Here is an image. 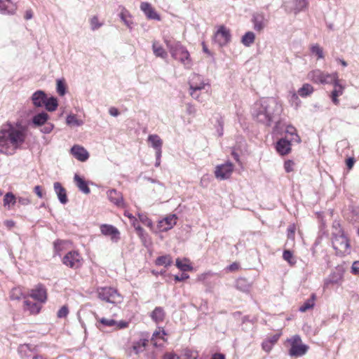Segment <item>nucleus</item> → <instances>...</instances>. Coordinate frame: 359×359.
<instances>
[{"instance_id":"obj_13","label":"nucleus","mask_w":359,"mask_h":359,"mask_svg":"<svg viewBox=\"0 0 359 359\" xmlns=\"http://www.w3.org/2000/svg\"><path fill=\"white\" fill-rule=\"evenodd\" d=\"M71 154L77 160L85 162L89 158L88 151L83 147L76 144L74 145L71 149Z\"/></svg>"},{"instance_id":"obj_5","label":"nucleus","mask_w":359,"mask_h":359,"mask_svg":"<svg viewBox=\"0 0 359 359\" xmlns=\"http://www.w3.org/2000/svg\"><path fill=\"white\" fill-rule=\"evenodd\" d=\"M290 346L289 355L290 356L300 357L305 355L309 349V346L302 344V339L299 335H294L286 341Z\"/></svg>"},{"instance_id":"obj_17","label":"nucleus","mask_w":359,"mask_h":359,"mask_svg":"<svg viewBox=\"0 0 359 359\" xmlns=\"http://www.w3.org/2000/svg\"><path fill=\"white\" fill-rule=\"evenodd\" d=\"M109 200L118 207H124V201L121 193L116 189H111L107 191Z\"/></svg>"},{"instance_id":"obj_43","label":"nucleus","mask_w":359,"mask_h":359,"mask_svg":"<svg viewBox=\"0 0 359 359\" xmlns=\"http://www.w3.org/2000/svg\"><path fill=\"white\" fill-rule=\"evenodd\" d=\"M283 257L290 266H294L296 264V259L290 250H284Z\"/></svg>"},{"instance_id":"obj_16","label":"nucleus","mask_w":359,"mask_h":359,"mask_svg":"<svg viewBox=\"0 0 359 359\" xmlns=\"http://www.w3.org/2000/svg\"><path fill=\"white\" fill-rule=\"evenodd\" d=\"M30 297L40 302H45L47 299L46 290L42 285H38L31 290Z\"/></svg>"},{"instance_id":"obj_35","label":"nucleus","mask_w":359,"mask_h":359,"mask_svg":"<svg viewBox=\"0 0 359 359\" xmlns=\"http://www.w3.org/2000/svg\"><path fill=\"white\" fill-rule=\"evenodd\" d=\"M152 48L154 53L156 57L161 58H165L167 57V52L158 42L154 41Z\"/></svg>"},{"instance_id":"obj_58","label":"nucleus","mask_w":359,"mask_h":359,"mask_svg":"<svg viewBox=\"0 0 359 359\" xmlns=\"http://www.w3.org/2000/svg\"><path fill=\"white\" fill-rule=\"evenodd\" d=\"M206 87H209L208 83H201L200 85H195V86H194L193 83L190 84V90H202L203 88H205Z\"/></svg>"},{"instance_id":"obj_63","label":"nucleus","mask_w":359,"mask_h":359,"mask_svg":"<svg viewBox=\"0 0 359 359\" xmlns=\"http://www.w3.org/2000/svg\"><path fill=\"white\" fill-rule=\"evenodd\" d=\"M187 113L190 115H194L196 113V109L192 105L188 104L186 109Z\"/></svg>"},{"instance_id":"obj_26","label":"nucleus","mask_w":359,"mask_h":359,"mask_svg":"<svg viewBox=\"0 0 359 359\" xmlns=\"http://www.w3.org/2000/svg\"><path fill=\"white\" fill-rule=\"evenodd\" d=\"M189 95L199 102H203L209 99L208 91H187Z\"/></svg>"},{"instance_id":"obj_54","label":"nucleus","mask_w":359,"mask_h":359,"mask_svg":"<svg viewBox=\"0 0 359 359\" xmlns=\"http://www.w3.org/2000/svg\"><path fill=\"white\" fill-rule=\"evenodd\" d=\"M53 125L50 123H46L44 124V126L41 128V131L43 133H45V134H48L50 133L53 129Z\"/></svg>"},{"instance_id":"obj_21","label":"nucleus","mask_w":359,"mask_h":359,"mask_svg":"<svg viewBox=\"0 0 359 359\" xmlns=\"http://www.w3.org/2000/svg\"><path fill=\"white\" fill-rule=\"evenodd\" d=\"M55 192L56 193L60 202L62 204H66L68 201L66 190L60 182H55L53 184Z\"/></svg>"},{"instance_id":"obj_32","label":"nucleus","mask_w":359,"mask_h":359,"mask_svg":"<svg viewBox=\"0 0 359 359\" xmlns=\"http://www.w3.org/2000/svg\"><path fill=\"white\" fill-rule=\"evenodd\" d=\"M148 344V340L146 339H140L133 343V350L135 354H139L143 352Z\"/></svg>"},{"instance_id":"obj_36","label":"nucleus","mask_w":359,"mask_h":359,"mask_svg":"<svg viewBox=\"0 0 359 359\" xmlns=\"http://www.w3.org/2000/svg\"><path fill=\"white\" fill-rule=\"evenodd\" d=\"M176 266L182 271H189L192 270V266L189 264V260L187 259H184L183 261L180 259H177Z\"/></svg>"},{"instance_id":"obj_47","label":"nucleus","mask_w":359,"mask_h":359,"mask_svg":"<svg viewBox=\"0 0 359 359\" xmlns=\"http://www.w3.org/2000/svg\"><path fill=\"white\" fill-rule=\"evenodd\" d=\"M165 334H166V333H165V330H161V328L159 327L158 330H156L154 332V334L152 335L151 340L154 341L156 338H160V339H162L163 341H165V339H164V336Z\"/></svg>"},{"instance_id":"obj_46","label":"nucleus","mask_w":359,"mask_h":359,"mask_svg":"<svg viewBox=\"0 0 359 359\" xmlns=\"http://www.w3.org/2000/svg\"><path fill=\"white\" fill-rule=\"evenodd\" d=\"M138 218L140 221L145 226L152 228L153 223L151 220L147 216V215L144 213H139L138 214Z\"/></svg>"},{"instance_id":"obj_18","label":"nucleus","mask_w":359,"mask_h":359,"mask_svg":"<svg viewBox=\"0 0 359 359\" xmlns=\"http://www.w3.org/2000/svg\"><path fill=\"white\" fill-rule=\"evenodd\" d=\"M140 8L146 15L147 18L158 21L161 20L159 15L156 12L150 4L147 2H142L140 5Z\"/></svg>"},{"instance_id":"obj_9","label":"nucleus","mask_w":359,"mask_h":359,"mask_svg":"<svg viewBox=\"0 0 359 359\" xmlns=\"http://www.w3.org/2000/svg\"><path fill=\"white\" fill-rule=\"evenodd\" d=\"M253 29L257 32H262L269 25V18L264 13L257 12L252 15V20Z\"/></svg>"},{"instance_id":"obj_49","label":"nucleus","mask_w":359,"mask_h":359,"mask_svg":"<svg viewBox=\"0 0 359 359\" xmlns=\"http://www.w3.org/2000/svg\"><path fill=\"white\" fill-rule=\"evenodd\" d=\"M69 313V309L67 306H62L57 311V316L59 318H65Z\"/></svg>"},{"instance_id":"obj_56","label":"nucleus","mask_w":359,"mask_h":359,"mask_svg":"<svg viewBox=\"0 0 359 359\" xmlns=\"http://www.w3.org/2000/svg\"><path fill=\"white\" fill-rule=\"evenodd\" d=\"M294 163L292 161L288 160L284 163V168L287 172H290L293 170Z\"/></svg>"},{"instance_id":"obj_57","label":"nucleus","mask_w":359,"mask_h":359,"mask_svg":"<svg viewBox=\"0 0 359 359\" xmlns=\"http://www.w3.org/2000/svg\"><path fill=\"white\" fill-rule=\"evenodd\" d=\"M351 273L359 276V261H355L351 266Z\"/></svg>"},{"instance_id":"obj_30","label":"nucleus","mask_w":359,"mask_h":359,"mask_svg":"<svg viewBox=\"0 0 359 359\" xmlns=\"http://www.w3.org/2000/svg\"><path fill=\"white\" fill-rule=\"evenodd\" d=\"M316 296L313 293L309 299H308L299 309L300 312L304 313L308 310L312 309L315 306Z\"/></svg>"},{"instance_id":"obj_40","label":"nucleus","mask_w":359,"mask_h":359,"mask_svg":"<svg viewBox=\"0 0 359 359\" xmlns=\"http://www.w3.org/2000/svg\"><path fill=\"white\" fill-rule=\"evenodd\" d=\"M236 287L239 290L247 292L250 290V284L245 278H238L236 280Z\"/></svg>"},{"instance_id":"obj_27","label":"nucleus","mask_w":359,"mask_h":359,"mask_svg":"<svg viewBox=\"0 0 359 359\" xmlns=\"http://www.w3.org/2000/svg\"><path fill=\"white\" fill-rule=\"evenodd\" d=\"M285 133L286 134L285 137L292 141L293 142H300V137L296 133V129L292 126H287Z\"/></svg>"},{"instance_id":"obj_34","label":"nucleus","mask_w":359,"mask_h":359,"mask_svg":"<svg viewBox=\"0 0 359 359\" xmlns=\"http://www.w3.org/2000/svg\"><path fill=\"white\" fill-rule=\"evenodd\" d=\"M255 40V34L254 32L249 31L246 32L241 39V43L246 47L250 46Z\"/></svg>"},{"instance_id":"obj_7","label":"nucleus","mask_w":359,"mask_h":359,"mask_svg":"<svg viewBox=\"0 0 359 359\" xmlns=\"http://www.w3.org/2000/svg\"><path fill=\"white\" fill-rule=\"evenodd\" d=\"M309 4L308 0H285L283 2V7L287 12L297 15L300 12L306 11Z\"/></svg>"},{"instance_id":"obj_14","label":"nucleus","mask_w":359,"mask_h":359,"mask_svg":"<svg viewBox=\"0 0 359 359\" xmlns=\"http://www.w3.org/2000/svg\"><path fill=\"white\" fill-rule=\"evenodd\" d=\"M177 216L175 214L170 215L158 222V227L161 231H167L171 229L177 222Z\"/></svg>"},{"instance_id":"obj_10","label":"nucleus","mask_w":359,"mask_h":359,"mask_svg":"<svg viewBox=\"0 0 359 359\" xmlns=\"http://www.w3.org/2000/svg\"><path fill=\"white\" fill-rule=\"evenodd\" d=\"M214 41L220 47L226 46L231 41L230 30L224 26H220L215 34Z\"/></svg>"},{"instance_id":"obj_53","label":"nucleus","mask_w":359,"mask_h":359,"mask_svg":"<svg viewBox=\"0 0 359 359\" xmlns=\"http://www.w3.org/2000/svg\"><path fill=\"white\" fill-rule=\"evenodd\" d=\"M120 17L123 23L129 28H131L132 22L126 16L124 12H121L120 14Z\"/></svg>"},{"instance_id":"obj_8","label":"nucleus","mask_w":359,"mask_h":359,"mask_svg":"<svg viewBox=\"0 0 359 359\" xmlns=\"http://www.w3.org/2000/svg\"><path fill=\"white\" fill-rule=\"evenodd\" d=\"M62 264L73 269L80 268L83 264V258L76 250L68 252L62 258Z\"/></svg>"},{"instance_id":"obj_6","label":"nucleus","mask_w":359,"mask_h":359,"mask_svg":"<svg viewBox=\"0 0 359 359\" xmlns=\"http://www.w3.org/2000/svg\"><path fill=\"white\" fill-rule=\"evenodd\" d=\"M97 293L100 299L109 303L118 304L122 301L121 295L118 293L116 290L112 287H98L97 289Z\"/></svg>"},{"instance_id":"obj_61","label":"nucleus","mask_w":359,"mask_h":359,"mask_svg":"<svg viewBox=\"0 0 359 359\" xmlns=\"http://www.w3.org/2000/svg\"><path fill=\"white\" fill-rule=\"evenodd\" d=\"M163 359H180L179 356H177L174 353H166L163 355Z\"/></svg>"},{"instance_id":"obj_22","label":"nucleus","mask_w":359,"mask_h":359,"mask_svg":"<svg viewBox=\"0 0 359 359\" xmlns=\"http://www.w3.org/2000/svg\"><path fill=\"white\" fill-rule=\"evenodd\" d=\"M334 83V87L337 88L339 87L340 88H342L343 86L340 83V81L338 80V75L337 73L333 74H325L323 76V80L321 83Z\"/></svg>"},{"instance_id":"obj_20","label":"nucleus","mask_w":359,"mask_h":359,"mask_svg":"<svg viewBox=\"0 0 359 359\" xmlns=\"http://www.w3.org/2000/svg\"><path fill=\"white\" fill-rule=\"evenodd\" d=\"M280 334H281L280 333H278V334L270 336L267 339H266L262 344V349L265 352L269 353L272 350L275 344L278 341V339L280 337Z\"/></svg>"},{"instance_id":"obj_15","label":"nucleus","mask_w":359,"mask_h":359,"mask_svg":"<svg viewBox=\"0 0 359 359\" xmlns=\"http://www.w3.org/2000/svg\"><path fill=\"white\" fill-rule=\"evenodd\" d=\"M291 142H293L287 137L280 139L276 145L277 152L282 156L289 154L291 151Z\"/></svg>"},{"instance_id":"obj_19","label":"nucleus","mask_w":359,"mask_h":359,"mask_svg":"<svg viewBox=\"0 0 359 359\" xmlns=\"http://www.w3.org/2000/svg\"><path fill=\"white\" fill-rule=\"evenodd\" d=\"M148 142L156 151V156H159L162 154L163 141L157 135H149Z\"/></svg>"},{"instance_id":"obj_29","label":"nucleus","mask_w":359,"mask_h":359,"mask_svg":"<svg viewBox=\"0 0 359 359\" xmlns=\"http://www.w3.org/2000/svg\"><path fill=\"white\" fill-rule=\"evenodd\" d=\"M49 116L47 113H39L32 118V123L35 126H43L48 121Z\"/></svg>"},{"instance_id":"obj_1","label":"nucleus","mask_w":359,"mask_h":359,"mask_svg":"<svg viewBox=\"0 0 359 359\" xmlns=\"http://www.w3.org/2000/svg\"><path fill=\"white\" fill-rule=\"evenodd\" d=\"M283 111L281 104L273 97H263L254 104L252 116L259 123L269 126L272 123L276 125L273 133H282V123L279 120Z\"/></svg>"},{"instance_id":"obj_4","label":"nucleus","mask_w":359,"mask_h":359,"mask_svg":"<svg viewBox=\"0 0 359 359\" xmlns=\"http://www.w3.org/2000/svg\"><path fill=\"white\" fill-rule=\"evenodd\" d=\"M165 42L174 59L179 60L185 66H189L191 65L189 53L184 46L179 42H176L173 45L168 41Z\"/></svg>"},{"instance_id":"obj_41","label":"nucleus","mask_w":359,"mask_h":359,"mask_svg":"<svg viewBox=\"0 0 359 359\" xmlns=\"http://www.w3.org/2000/svg\"><path fill=\"white\" fill-rule=\"evenodd\" d=\"M310 50L313 55L317 56L318 59H323L325 57L323 48L318 43L311 45Z\"/></svg>"},{"instance_id":"obj_31","label":"nucleus","mask_w":359,"mask_h":359,"mask_svg":"<svg viewBox=\"0 0 359 359\" xmlns=\"http://www.w3.org/2000/svg\"><path fill=\"white\" fill-rule=\"evenodd\" d=\"M25 309L29 311L32 314H36L41 310V306L38 303L32 302L29 300L24 302Z\"/></svg>"},{"instance_id":"obj_42","label":"nucleus","mask_w":359,"mask_h":359,"mask_svg":"<svg viewBox=\"0 0 359 359\" xmlns=\"http://www.w3.org/2000/svg\"><path fill=\"white\" fill-rule=\"evenodd\" d=\"M44 105L48 111H55L57 107V100L54 97H47Z\"/></svg>"},{"instance_id":"obj_62","label":"nucleus","mask_w":359,"mask_h":359,"mask_svg":"<svg viewBox=\"0 0 359 359\" xmlns=\"http://www.w3.org/2000/svg\"><path fill=\"white\" fill-rule=\"evenodd\" d=\"M18 203L22 205H27L31 202L30 200L27 198H23V197H19L18 198Z\"/></svg>"},{"instance_id":"obj_39","label":"nucleus","mask_w":359,"mask_h":359,"mask_svg":"<svg viewBox=\"0 0 359 359\" xmlns=\"http://www.w3.org/2000/svg\"><path fill=\"white\" fill-rule=\"evenodd\" d=\"M66 122L67 125L72 127L81 126L83 124V121L77 118L76 116L74 114L68 115L66 118Z\"/></svg>"},{"instance_id":"obj_33","label":"nucleus","mask_w":359,"mask_h":359,"mask_svg":"<svg viewBox=\"0 0 359 359\" xmlns=\"http://www.w3.org/2000/svg\"><path fill=\"white\" fill-rule=\"evenodd\" d=\"M16 203V198L11 192H8L5 194L4 198V205L8 210H10Z\"/></svg>"},{"instance_id":"obj_55","label":"nucleus","mask_w":359,"mask_h":359,"mask_svg":"<svg viewBox=\"0 0 359 359\" xmlns=\"http://www.w3.org/2000/svg\"><path fill=\"white\" fill-rule=\"evenodd\" d=\"M343 91H332V94L330 95L332 101L335 104H337L339 103V101L337 100V97L339 96H341L342 95Z\"/></svg>"},{"instance_id":"obj_51","label":"nucleus","mask_w":359,"mask_h":359,"mask_svg":"<svg viewBox=\"0 0 359 359\" xmlns=\"http://www.w3.org/2000/svg\"><path fill=\"white\" fill-rule=\"evenodd\" d=\"M295 226L294 224H291L287 228V238L288 239H291L292 241L294 240V233H295Z\"/></svg>"},{"instance_id":"obj_38","label":"nucleus","mask_w":359,"mask_h":359,"mask_svg":"<svg viewBox=\"0 0 359 359\" xmlns=\"http://www.w3.org/2000/svg\"><path fill=\"white\" fill-rule=\"evenodd\" d=\"M172 263V259L170 255H163L158 257L156 260V264L158 266H169Z\"/></svg>"},{"instance_id":"obj_60","label":"nucleus","mask_w":359,"mask_h":359,"mask_svg":"<svg viewBox=\"0 0 359 359\" xmlns=\"http://www.w3.org/2000/svg\"><path fill=\"white\" fill-rule=\"evenodd\" d=\"M128 325H129L128 322L121 320L119 322L116 321V324L115 325V326L118 329H123V328L128 327Z\"/></svg>"},{"instance_id":"obj_50","label":"nucleus","mask_w":359,"mask_h":359,"mask_svg":"<svg viewBox=\"0 0 359 359\" xmlns=\"http://www.w3.org/2000/svg\"><path fill=\"white\" fill-rule=\"evenodd\" d=\"M99 322L100 323H102L103 325L107 326V327L115 326V325L116 324V320H114L113 319H107V318H100L99 320Z\"/></svg>"},{"instance_id":"obj_2","label":"nucleus","mask_w":359,"mask_h":359,"mask_svg":"<svg viewBox=\"0 0 359 359\" xmlns=\"http://www.w3.org/2000/svg\"><path fill=\"white\" fill-rule=\"evenodd\" d=\"M27 137V129L24 127L7 124L0 130V152L13 155L20 149Z\"/></svg>"},{"instance_id":"obj_3","label":"nucleus","mask_w":359,"mask_h":359,"mask_svg":"<svg viewBox=\"0 0 359 359\" xmlns=\"http://www.w3.org/2000/svg\"><path fill=\"white\" fill-rule=\"evenodd\" d=\"M332 245L337 254L344 255L349 252V243L340 229H336L332 233Z\"/></svg>"},{"instance_id":"obj_24","label":"nucleus","mask_w":359,"mask_h":359,"mask_svg":"<svg viewBox=\"0 0 359 359\" xmlns=\"http://www.w3.org/2000/svg\"><path fill=\"white\" fill-rule=\"evenodd\" d=\"M47 96L44 91H35L32 95V101L36 107H41L45 104Z\"/></svg>"},{"instance_id":"obj_12","label":"nucleus","mask_w":359,"mask_h":359,"mask_svg":"<svg viewBox=\"0 0 359 359\" xmlns=\"http://www.w3.org/2000/svg\"><path fill=\"white\" fill-rule=\"evenodd\" d=\"M100 231L104 236L110 237L111 241L114 243H117L120 240V231L112 225L102 224Z\"/></svg>"},{"instance_id":"obj_25","label":"nucleus","mask_w":359,"mask_h":359,"mask_svg":"<svg viewBox=\"0 0 359 359\" xmlns=\"http://www.w3.org/2000/svg\"><path fill=\"white\" fill-rule=\"evenodd\" d=\"M74 179L76 187L79 189L81 191H82L85 194H88L90 192V190L88 186L87 182L83 179H82L79 175L76 174L74 175Z\"/></svg>"},{"instance_id":"obj_28","label":"nucleus","mask_w":359,"mask_h":359,"mask_svg":"<svg viewBox=\"0 0 359 359\" xmlns=\"http://www.w3.org/2000/svg\"><path fill=\"white\" fill-rule=\"evenodd\" d=\"M150 317L156 323L163 322L165 318L163 309L161 307H156L151 312Z\"/></svg>"},{"instance_id":"obj_37","label":"nucleus","mask_w":359,"mask_h":359,"mask_svg":"<svg viewBox=\"0 0 359 359\" xmlns=\"http://www.w3.org/2000/svg\"><path fill=\"white\" fill-rule=\"evenodd\" d=\"M323 74L324 72H323L322 71L319 69H316L309 72L308 76L309 79H311V81L316 83H321Z\"/></svg>"},{"instance_id":"obj_48","label":"nucleus","mask_w":359,"mask_h":359,"mask_svg":"<svg viewBox=\"0 0 359 359\" xmlns=\"http://www.w3.org/2000/svg\"><path fill=\"white\" fill-rule=\"evenodd\" d=\"M132 223V225L134 226L137 233L138 234L139 236H142L143 234H144V229L139 225L138 224V222H137V219H133V221L131 222Z\"/></svg>"},{"instance_id":"obj_44","label":"nucleus","mask_w":359,"mask_h":359,"mask_svg":"<svg viewBox=\"0 0 359 359\" xmlns=\"http://www.w3.org/2000/svg\"><path fill=\"white\" fill-rule=\"evenodd\" d=\"M90 29L93 30V31H95V30H97L98 29H100L102 25H103V22H100L99 20V18L97 16H93L90 20Z\"/></svg>"},{"instance_id":"obj_52","label":"nucleus","mask_w":359,"mask_h":359,"mask_svg":"<svg viewBox=\"0 0 359 359\" xmlns=\"http://www.w3.org/2000/svg\"><path fill=\"white\" fill-rule=\"evenodd\" d=\"M67 85L64 79H60L56 81V90H66Z\"/></svg>"},{"instance_id":"obj_23","label":"nucleus","mask_w":359,"mask_h":359,"mask_svg":"<svg viewBox=\"0 0 359 359\" xmlns=\"http://www.w3.org/2000/svg\"><path fill=\"white\" fill-rule=\"evenodd\" d=\"M16 6L11 0H0V11L3 13L13 14Z\"/></svg>"},{"instance_id":"obj_59","label":"nucleus","mask_w":359,"mask_h":359,"mask_svg":"<svg viewBox=\"0 0 359 359\" xmlns=\"http://www.w3.org/2000/svg\"><path fill=\"white\" fill-rule=\"evenodd\" d=\"M184 355L185 359H196L197 358V354L189 350L185 351Z\"/></svg>"},{"instance_id":"obj_64","label":"nucleus","mask_w":359,"mask_h":359,"mask_svg":"<svg viewBox=\"0 0 359 359\" xmlns=\"http://www.w3.org/2000/svg\"><path fill=\"white\" fill-rule=\"evenodd\" d=\"M109 113L112 116H118L119 115V111L116 107H110L109 109Z\"/></svg>"},{"instance_id":"obj_45","label":"nucleus","mask_w":359,"mask_h":359,"mask_svg":"<svg viewBox=\"0 0 359 359\" xmlns=\"http://www.w3.org/2000/svg\"><path fill=\"white\" fill-rule=\"evenodd\" d=\"M22 295V290L20 287H15L11 291L10 297L13 300H19Z\"/></svg>"},{"instance_id":"obj_11","label":"nucleus","mask_w":359,"mask_h":359,"mask_svg":"<svg viewBox=\"0 0 359 359\" xmlns=\"http://www.w3.org/2000/svg\"><path fill=\"white\" fill-rule=\"evenodd\" d=\"M233 170V165L231 162L217 165L215 168V175L216 178L221 180L228 179Z\"/></svg>"}]
</instances>
